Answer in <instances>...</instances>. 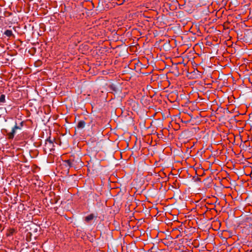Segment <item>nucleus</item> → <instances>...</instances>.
I'll return each mask as SVG.
<instances>
[{"instance_id": "f257e3e1", "label": "nucleus", "mask_w": 252, "mask_h": 252, "mask_svg": "<svg viewBox=\"0 0 252 252\" xmlns=\"http://www.w3.org/2000/svg\"><path fill=\"white\" fill-rule=\"evenodd\" d=\"M135 98V97L133 96L132 98H130L129 100H127V109H128V110H127V111L128 112L127 113V115L130 116V121L132 123L133 122V120L130 113L132 114L131 110L135 111L138 108V104L134 100Z\"/></svg>"}, {"instance_id": "f03ea898", "label": "nucleus", "mask_w": 252, "mask_h": 252, "mask_svg": "<svg viewBox=\"0 0 252 252\" xmlns=\"http://www.w3.org/2000/svg\"><path fill=\"white\" fill-rule=\"evenodd\" d=\"M20 129V127L17 126V124L12 128L11 132H7V138L9 140L13 139L17 129Z\"/></svg>"}, {"instance_id": "7ed1b4c3", "label": "nucleus", "mask_w": 252, "mask_h": 252, "mask_svg": "<svg viewBox=\"0 0 252 252\" xmlns=\"http://www.w3.org/2000/svg\"><path fill=\"white\" fill-rule=\"evenodd\" d=\"M54 147L53 141L50 139V137L46 139L45 141L44 149L51 151Z\"/></svg>"}, {"instance_id": "20e7f679", "label": "nucleus", "mask_w": 252, "mask_h": 252, "mask_svg": "<svg viewBox=\"0 0 252 252\" xmlns=\"http://www.w3.org/2000/svg\"><path fill=\"white\" fill-rule=\"evenodd\" d=\"M138 63V60L134 59H130L129 61V63L127 66L128 68H129L131 70H134L135 69V65Z\"/></svg>"}, {"instance_id": "39448f33", "label": "nucleus", "mask_w": 252, "mask_h": 252, "mask_svg": "<svg viewBox=\"0 0 252 252\" xmlns=\"http://www.w3.org/2000/svg\"><path fill=\"white\" fill-rule=\"evenodd\" d=\"M64 162L66 163V165L68 166L69 167H73L75 165L74 160L71 158H70L67 160H65Z\"/></svg>"}, {"instance_id": "423d86ee", "label": "nucleus", "mask_w": 252, "mask_h": 252, "mask_svg": "<svg viewBox=\"0 0 252 252\" xmlns=\"http://www.w3.org/2000/svg\"><path fill=\"white\" fill-rule=\"evenodd\" d=\"M4 34L7 37L10 38L11 37H13V38H15V35L13 33V32L11 30H6L4 32Z\"/></svg>"}, {"instance_id": "0eeeda50", "label": "nucleus", "mask_w": 252, "mask_h": 252, "mask_svg": "<svg viewBox=\"0 0 252 252\" xmlns=\"http://www.w3.org/2000/svg\"><path fill=\"white\" fill-rule=\"evenodd\" d=\"M85 122L83 120H81L78 122V125L77 126V128L78 129H82L85 127Z\"/></svg>"}, {"instance_id": "6e6552de", "label": "nucleus", "mask_w": 252, "mask_h": 252, "mask_svg": "<svg viewBox=\"0 0 252 252\" xmlns=\"http://www.w3.org/2000/svg\"><path fill=\"white\" fill-rule=\"evenodd\" d=\"M137 50V47L134 45L130 46L127 48V52H130L131 53L135 52Z\"/></svg>"}, {"instance_id": "1a4fd4ad", "label": "nucleus", "mask_w": 252, "mask_h": 252, "mask_svg": "<svg viewBox=\"0 0 252 252\" xmlns=\"http://www.w3.org/2000/svg\"><path fill=\"white\" fill-rule=\"evenodd\" d=\"M94 217V215L93 214H91L89 215H88V216L85 217V220L87 222H89L91 220H93Z\"/></svg>"}, {"instance_id": "9d476101", "label": "nucleus", "mask_w": 252, "mask_h": 252, "mask_svg": "<svg viewBox=\"0 0 252 252\" xmlns=\"http://www.w3.org/2000/svg\"><path fill=\"white\" fill-rule=\"evenodd\" d=\"M135 223V221H133V220L132 219H131L130 220L128 221V226L130 228L131 227V225L132 226V228L134 229V228H136L137 227L133 225V224Z\"/></svg>"}, {"instance_id": "9b49d317", "label": "nucleus", "mask_w": 252, "mask_h": 252, "mask_svg": "<svg viewBox=\"0 0 252 252\" xmlns=\"http://www.w3.org/2000/svg\"><path fill=\"white\" fill-rule=\"evenodd\" d=\"M5 102V95L2 94L0 95V103H3Z\"/></svg>"}, {"instance_id": "f8f14e48", "label": "nucleus", "mask_w": 252, "mask_h": 252, "mask_svg": "<svg viewBox=\"0 0 252 252\" xmlns=\"http://www.w3.org/2000/svg\"><path fill=\"white\" fill-rule=\"evenodd\" d=\"M15 232V230L14 228H10L8 230V232L7 234L8 236H12Z\"/></svg>"}, {"instance_id": "ddd939ff", "label": "nucleus", "mask_w": 252, "mask_h": 252, "mask_svg": "<svg viewBox=\"0 0 252 252\" xmlns=\"http://www.w3.org/2000/svg\"><path fill=\"white\" fill-rule=\"evenodd\" d=\"M154 250H155V248L154 247H152L151 249V252H162L161 250H159L158 252L155 251Z\"/></svg>"}, {"instance_id": "4468645a", "label": "nucleus", "mask_w": 252, "mask_h": 252, "mask_svg": "<svg viewBox=\"0 0 252 252\" xmlns=\"http://www.w3.org/2000/svg\"><path fill=\"white\" fill-rule=\"evenodd\" d=\"M133 215V213L131 211H130V212L128 213V214H127V217L128 216H129V218H131V216Z\"/></svg>"}, {"instance_id": "2eb2a0df", "label": "nucleus", "mask_w": 252, "mask_h": 252, "mask_svg": "<svg viewBox=\"0 0 252 252\" xmlns=\"http://www.w3.org/2000/svg\"><path fill=\"white\" fill-rule=\"evenodd\" d=\"M125 1V0H121L122 2H120L119 3H118V4L120 5V4H122L124 2V1Z\"/></svg>"}, {"instance_id": "dca6fc26", "label": "nucleus", "mask_w": 252, "mask_h": 252, "mask_svg": "<svg viewBox=\"0 0 252 252\" xmlns=\"http://www.w3.org/2000/svg\"><path fill=\"white\" fill-rule=\"evenodd\" d=\"M135 167H134V168H131V172H132V173L134 172V170H135Z\"/></svg>"}, {"instance_id": "f3484780", "label": "nucleus", "mask_w": 252, "mask_h": 252, "mask_svg": "<svg viewBox=\"0 0 252 252\" xmlns=\"http://www.w3.org/2000/svg\"><path fill=\"white\" fill-rule=\"evenodd\" d=\"M127 232H128L127 231ZM128 235L130 237H131V235H130V234H127V236H128Z\"/></svg>"}, {"instance_id": "a211bd4d", "label": "nucleus", "mask_w": 252, "mask_h": 252, "mask_svg": "<svg viewBox=\"0 0 252 252\" xmlns=\"http://www.w3.org/2000/svg\"><path fill=\"white\" fill-rule=\"evenodd\" d=\"M126 27H128V28H129V29H130V28H131V27H130V26H129L127 24V25H126Z\"/></svg>"}, {"instance_id": "6ab92c4d", "label": "nucleus", "mask_w": 252, "mask_h": 252, "mask_svg": "<svg viewBox=\"0 0 252 252\" xmlns=\"http://www.w3.org/2000/svg\"><path fill=\"white\" fill-rule=\"evenodd\" d=\"M57 203V200H56L55 202V203Z\"/></svg>"}, {"instance_id": "aec40b11", "label": "nucleus", "mask_w": 252, "mask_h": 252, "mask_svg": "<svg viewBox=\"0 0 252 252\" xmlns=\"http://www.w3.org/2000/svg\"><path fill=\"white\" fill-rule=\"evenodd\" d=\"M126 146H127V147H128V143H127Z\"/></svg>"}, {"instance_id": "412c9836", "label": "nucleus", "mask_w": 252, "mask_h": 252, "mask_svg": "<svg viewBox=\"0 0 252 252\" xmlns=\"http://www.w3.org/2000/svg\"><path fill=\"white\" fill-rule=\"evenodd\" d=\"M128 76H126V78H128ZM130 77H129V78H130Z\"/></svg>"}]
</instances>
